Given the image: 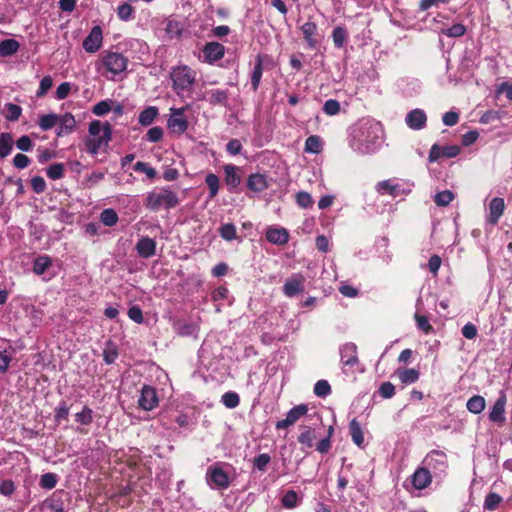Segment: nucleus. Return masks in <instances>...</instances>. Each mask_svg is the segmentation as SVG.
<instances>
[{
    "label": "nucleus",
    "mask_w": 512,
    "mask_h": 512,
    "mask_svg": "<svg viewBox=\"0 0 512 512\" xmlns=\"http://www.w3.org/2000/svg\"><path fill=\"white\" fill-rule=\"evenodd\" d=\"M163 129L159 126H155L150 128L146 133V139L149 142L157 143L163 138Z\"/></svg>",
    "instance_id": "e2e57ef3"
},
{
    "label": "nucleus",
    "mask_w": 512,
    "mask_h": 512,
    "mask_svg": "<svg viewBox=\"0 0 512 512\" xmlns=\"http://www.w3.org/2000/svg\"><path fill=\"white\" fill-rule=\"evenodd\" d=\"M266 239L272 244L285 245L289 240V233L286 228H268Z\"/></svg>",
    "instance_id": "412c9836"
},
{
    "label": "nucleus",
    "mask_w": 512,
    "mask_h": 512,
    "mask_svg": "<svg viewBox=\"0 0 512 512\" xmlns=\"http://www.w3.org/2000/svg\"><path fill=\"white\" fill-rule=\"evenodd\" d=\"M247 187L253 192H263L269 187L267 176L260 173H253L247 178Z\"/></svg>",
    "instance_id": "aec40b11"
},
{
    "label": "nucleus",
    "mask_w": 512,
    "mask_h": 512,
    "mask_svg": "<svg viewBox=\"0 0 512 512\" xmlns=\"http://www.w3.org/2000/svg\"><path fill=\"white\" fill-rule=\"evenodd\" d=\"M237 171L238 168L232 164L224 166L225 182L231 189L237 188L241 183V178Z\"/></svg>",
    "instance_id": "393cba45"
},
{
    "label": "nucleus",
    "mask_w": 512,
    "mask_h": 512,
    "mask_svg": "<svg viewBox=\"0 0 512 512\" xmlns=\"http://www.w3.org/2000/svg\"><path fill=\"white\" fill-rule=\"evenodd\" d=\"M486 403L485 399L480 395L472 396L466 404V407L469 412L473 414H479L485 409Z\"/></svg>",
    "instance_id": "c9c22d12"
},
{
    "label": "nucleus",
    "mask_w": 512,
    "mask_h": 512,
    "mask_svg": "<svg viewBox=\"0 0 512 512\" xmlns=\"http://www.w3.org/2000/svg\"><path fill=\"white\" fill-rule=\"evenodd\" d=\"M379 394L384 399H390L395 395V387L391 382H383L379 387Z\"/></svg>",
    "instance_id": "69168bd1"
},
{
    "label": "nucleus",
    "mask_w": 512,
    "mask_h": 512,
    "mask_svg": "<svg viewBox=\"0 0 512 512\" xmlns=\"http://www.w3.org/2000/svg\"><path fill=\"white\" fill-rule=\"evenodd\" d=\"M65 167L63 163H54L51 164L47 170L48 178L52 180H58L64 177Z\"/></svg>",
    "instance_id": "c03bdc74"
},
{
    "label": "nucleus",
    "mask_w": 512,
    "mask_h": 512,
    "mask_svg": "<svg viewBox=\"0 0 512 512\" xmlns=\"http://www.w3.org/2000/svg\"><path fill=\"white\" fill-rule=\"evenodd\" d=\"M433 474L423 465L418 467L411 476L412 485L417 490L427 488L432 482Z\"/></svg>",
    "instance_id": "f8f14e48"
},
{
    "label": "nucleus",
    "mask_w": 512,
    "mask_h": 512,
    "mask_svg": "<svg viewBox=\"0 0 512 512\" xmlns=\"http://www.w3.org/2000/svg\"><path fill=\"white\" fill-rule=\"evenodd\" d=\"M300 30L307 47L309 49H315L319 44L318 40L316 39V36L318 35L317 24L312 21H307L300 27Z\"/></svg>",
    "instance_id": "4468645a"
},
{
    "label": "nucleus",
    "mask_w": 512,
    "mask_h": 512,
    "mask_svg": "<svg viewBox=\"0 0 512 512\" xmlns=\"http://www.w3.org/2000/svg\"><path fill=\"white\" fill-rule=\"evenodd\" d=\"M128 317L137 324L144 321L143 312L138 305H133L128 309Z\"/></svg>",
    "instance_id": "338daca9"
},
{
    "label": "nucleus",
    "mask_w": 512,
    "mask_h": 512,
    "mask_svg": "<svg viewBox=\"0 0 512 512\" xmlns=\"http://www.w3.org/2000/svg\"><path fill=\"white\" fill-rule=\"evenodd\" d=\"M190 108V105H185L181 108H171V115L167 120V127L179 135L185 133L188 129L189 123L185 117V112Z\"/></svg>",
    "instance_id": "423d86ee"
},
{
    "label": "nucleus",
    "mask_w": 512,
    "mask_h": 512,
    "mask_svg": "<svg viewBox=\"0 0 512 512\" xmlns=\"http://www.w3.org/2000/svg\"><path fill=\"white\" fill-rule=\"evenodd\" d=\"M323 112L328 116L337 115L340 112V103L335 99L327 100L323 105Z\"/></svg>",
    "instance_id": "13d9d810"
},
{
    "label": "nucleus",
    "mask_w": 512,
    "mask_h": 512,
    "mask_svg": "<svg viewBox=\"0 0 512 512\" xmlns=\"http://www.w3.org/2000/svg\"><path fill=\"white\" fill-rule=\"evenodd\" d=\"M75 420L82 425H90L93 422V410L84 406L82 411L75 415Z\"/></svg>",
    "instance_id": "49530a36"
},
{
    "label": "nucleus",
    "mask_w": 512,
    "mask_h": 512,
    "mask_svg": "<svg viewBox=\"0 0 512 512\" xmlns=\"http://www.w3.org/2000/svg\"><path fill=\"white\" fill-rule=\"evenodd\" d=\"M100 65L113 75H118L127 69L128 58L119 52L102 51Z\"/></svg>",
    "instance_id": "20e7f679"
},
{
    "label": "nucleus",
    "mask_w": 512,
    "mask_h": 512,
    "mask_svg": "<svg viewBox=\"0 0 512 512\" xmlns=\"http://www.w3.org/2000/svg\"><path fill=\"white\" fill-rule=\"evenodd\" d=\"M136 250L140 257L150 258L156 253V241L149 237H142L136 244Z\"/></svg>",
    "instance_id": "a211bd4d"
},
{
    "label": "nucleus",
    "mask_w": 512,
    "mask_h": 512,
    "mask_svg": "<svg viewBox=\"0 0 512 512\" xmlns=\"http://www.w3.org/2000/svg\"><path fill=\"white\" fill-rule=\"evenodd\" d=\"M52 265L51 258L47 255L38 256L33 263V272L42 275Z\"/></svg>",
    "instance_id": "e433bc0d"
},
{
    "label": "nucleus",
    "mask_w": 512,
    "mask_h": 512,
    "mask_svg": "<svg viewBox=\"0 0 512 512\" xmlns=\"http://www.w3.org/2000/svg\"><path fill=\"white\" fill-rule=\"evenodd\" d=\"M454 199V194L450 190H444L441 192H438L434 197V202L438 206H447L449 205Z\"/></svg>",
    "instance_id": "09e8293b"
},
{
    "label": "nucleus",
    "mask_w": 512,
    "mask_h": 512,
    "mask_svg": "<svg viewBox=\"0 0 512 512\" xmlns=\"http://www.w3.org/2000/svg\"><path fill=\"white\" fill-rule=\"evenodd\" d=\"M209 104L226 106L229 98V91L223 89H212L207 92Z\"/></svg>",
    "instance_id": "a878e982"
},
{
    "label": "nucleus",
    "mask_w": 512,
    "mask_h": 512,
    "mask_svg": "<svg viewBox=\"0 0 512 512\" xmlns=\"http://www.w3.org/2000/svg\"><path fill=\"white\" fill-rule=\"evenodd\" d=\"M395 375L404 385L416 383L419 380L420 372L414 368H398Z\"/></svg>",
    "instance_id": "5701e85b"
},
{
    "label": "nucleus",
    "mask_w": 512,
    "mask_h": 512,
    "mask_svg": "<svg viewBox=\"0 0 512 512\" xmlns=\"http://www.w3.org/2000/svg\"><path fill=\"white\" fill-rule=\"evenodd\" d=\"M505 208L504 199L500 197L493 198L489 203V214L487 216V221L491 225H496L503 215Z\"/></svg>",
    "instance_id": "2eb2a0df"
},
{
    "label": "nucleus",
    "mask_w": 512,
    "mask_h": 512,
    "mask_svg": "<svg viewBox=\"0 0 512 512\" xmlns=\"http://www.w3.org/2000/svg\"><path fill=\"white\" fill-rule=\"evenodd\" d=\"M466 33V27L461 23L453 24L450 28L442 30V34L451 37L457 38L461 37Z\"/></svg>",
    "instance_id": "864d4df0"
},
{
    "label": "nucleus",
    "mask_w": 512,
    "mask_h": 512,
    "mask_svg": "<svg viewBox=\"0 0 512 512\" xmlns=\"http://www.w3.org/2000/svg\"><path fill=\"white\" fill-rule=\"evenodd\" d=\"M305 151L312 154H319L323 150V142L318 135H311L305 141Z\"/></svg>",
    "instance_id": "473e14b6"
},
{
    "label": "nucleus",
    "mask_w": 512,
    "mask_h": 512,
    "mask_svg": "<svg viewBox=\"0 0 512 512\" xmlns=\"http://www.w3.org/2000/svg\"><path fill=\"white\" fill-rule=\"evenodd\" d=\"M460 153V147L457 145L439 146L438 144L432 145L428 159L430 162H435L441 157L454 158Z\"/></svg>",
    "instance_id": "9b49d317"
},
{
    "label": "nucleus",
    "mask_w": 512,
    "mask_h": 512,
    "mask_svg": "<svg viewBox=\"0 0 512 512\" xmlns=\"http://www.w3.org/2000/svg\"><path fill=\"white\" fill-rule=\"evenodd\" d=\"M263 74V57L262 55H257L255 60V65L251 74V87L254 92H256L259 88L261 78Z\"/></svg>",
    "instance_id": "bb28decb"
},
{
    "label": "nucleus",
    "mask_w": 512,
    "mask_h": 512,
    "mask_svg": "<svg viewBox=\"0 0 512 512\" xmlns=\"http://www.w3.org/2000/svg\"><path fill=\"white\" fill-rule=\"evenodd\" d=\"M422 464L433 474L434 477H440L448 469L447 454L438 449L431 450L424 457Z\"/></svg>",
    "instance_id": "39448f33"
},
{
    "label": "nucleus",
    "mask_w": 512,
    "mask_h": 512,
    "mask_svg": "<svg viewBox=\"0 0 512 512\" xmlns=\"http://www.w3.org/2000/svg\"><path fill=\"white\" fill-rule=\"evenodd\" d=\"M62 495L63 491H55L43 502L44 507L52 512H65Z\"/></svg>",
    "instance_id": "b1692460"
},
{
    "label": "nucleus",
    "mask_w": 512,
    "mask_h": 512,
    "mask_svg": "<svg viewBox=\"0 0 512 512\" xmlns=\"http://www.w3.org/2000/svg\"><path fill=\"white\" fill-rule=\"evenodd\" d=\"M159 400L156 389L150 385H144L138 399V405L145 411H151L158 406Z\"/></svg>",
    "instance_id": "6e6552de"
},
{
    "label": "nucleus",
    "mask_w": 512,
    "mask_h": 512,
    "mask_svg": "<svg viewBox=\"0 0 512 512\" xmlns=\"http://www.w3.org/2000/svg\"><path fill=\"white\" fill-rule=\"evenodd\" d=\"M52 85V77L49 75L44 76L40 81V85L36 93L37 97H43L51 89Z\"/></svg>",
    "instance_id": "0e129e2a"
},
{
    "label": "nucleus",
    "mask_w": 512,
    "mask_h": 512,
    "mask_svg": "<svg viewBox=\"0 0 512 512\" xmlns=\"http://www.w3.org/2000/svg\"><path fill=\"white\" fill-rule=\"evenodd\" d=\"M205 183L209 188V198L213 199L219 192V178L214 173H209L205 177Z\"/></svg>",
    "instance_id": "a19ab883"
},
{
    "label": "nucleus",
    "mask_w": 512,
    "mask_h": 512,
    "mask_svg": "<svg viewBox=\"0 0 512 512\" xmlns=\"http://www.w3.org/2000/svg\"><path fill=\"white\" fill-rule=\"evenodd\" d=\"M14 146V140L11 133L3 132L0 134V159L6 158L11 154Z\"/></svg>",
    "instance_id": "cd10ccee"
},
{
    "label": "nucleus",
    "mask_w": 512,
    "mask_h": 512,
    "mask_svg": "<svg viewBox=\"0 0 512 512\" xmlns=\"http://www.w3.org/2000/svg\"><path fill=\"white\" fill-rule=\"evenodd\" d=\"M134 170L137 172L145 173L149 179H153L156 177V170L153 167H150L147 163L138 161L134 165Z\"/></svg>",
    "instance_id": "052dcab7"
},
{
    "label": "nucleus",
    "mask_w": 512,
    "mask_h": 512,
    "mask_svg": "<svg viewBox=\"0 0 512 512\" xmlns=\"http://www.w3.org/2000/svg\"><path fill=\"white\" fill-rule=\"evenodd\" d=\"M158 114H159V111H158L157 107L149 106V107L145 108L143 111H141V113L139 114V117H138V122L142 126H149L150 124L153 123V121L158 116Z\"/></svg>",
    "instance_id": "7c9ffc66"
},
{
    "label": "nucleus",
    "mask_w": 512,
    "mask_h": 512,
    "mask_svg": "<svg viewBox=\"0 0 512 512\" xmlns=\"http://www.w3.org/2000/svg\"><path fill=\"white\" fill-rule=\"evenodd\" d=\"M282 505L287 509H292L297 506L298 495L294 490H288L282 497Z\"/></svg>",
    "instance_id": "6e6d98bb"
},
{
    "label": "nucleus",
    "mask_w": 512,
    "mask_h": 512,
    "mask_svg": "<svg viewBox=\"0 0 512 512\" xmlns=\"http://www.w3.org/2000/svg\"><path fill=\"white\" fill-rule=\"evenodd\" d=\"M219 235L226 241H232L237 237V230L234 224L225 223L222 224L218 229Z\"/></svg>",
    "instance_id": "ea45409f"
},
{
    "label": "nucleus",
    "mask_w": 512,
    "mask_h": 512,
    "mask_svg": "<svg viewBox=\"0 0 512 512\" xmlns=\"http://www.w3.org/2000/svg\"><path fill=\"white\" fill-rule=\"evenodd\" d=\"M133 12L134 8L128 3H123L117 8V16L123 21H128L131 18Z\"/></svg>",
    "instance_id": "680f3d73"
},
{
    "label": "nucleus",
    "mask_w": 512,
    "mask_h": 512,
    "mask_svg": "<svg viewBox=\"0 0 512 512\" xmlns=\"http://www.w3.org/2000/svg\"><path fill=\"white\" fill-rule=\"evenodd\" d=\"M308 412V406L306 404H299L290 409L286 415V418L276 422V429H286L295 424L301 417L305 416Z\"/></svg>",
    "instance_id": "1a4fd4ad"
},
{
    "label": "nucleus",
    "mask_w": 512,
    "mask_h": 512,
    "mask_svg": "<svg viewBox=\"0 0 512 512\" xmlns=\"http://www.w3.org/2000/svg\"><path fill=\"white\" fill-rule=\"evenodd\" d=\"M180 203L178 195L169 186L156 188L147 193L145 207L151 211L172 209Z\"/></svg>",
    "instance_id": "f03ea898"
},
{
    "label": "nucleus",
    "mask_w": 512,
    "mask_h": 512,
    "mask_svg": "<svg viewBox=\"0 0 512 512\" xmlns=\"http://www.w3.org/2000/svg\"><path fill=\"white\" fill-rule=\"evenodd\" d=\"M20 47V44L15 39H5L0 42V56L7 57L15 54Z\"/></svg>",
    "instance_id": "f704fd0d"
},
{
    "label": "nucleus",
    "mask_w": 512,
    "mask_h": 512,
    "mask_svg": "<svg viewBox=\"0 0 512 512\" xmlns=\"http://www.w3.org/2000/svg\"><path fill=\"white\" fill-rule=\"evenodd\" d=\"M414 318L417 328L423 331L425 334H430L434 331L433 326L430 324L427 316L416 313Z\"/></svg>",
    "instance_id": "de8ad7c7"
},
{
    "label": "nucleus",
    "mask_w": 512,
    "mask_h": 512,
    "mask_svg": "<svg viewBox=\"0 0 512 512\" xmlns=\"http://www.w3.org/2000/svg\"><path fill=\"white\" fill-rule=\"evenodd\" d=\"M88 132L90 136L85 139L84 144L87 152L91 155H97L101 148L106 149L112 140V126L107 121H91Z\"/></svg>",
    "instance_id": "f257e3e1"
},
{
    "label": "nucleus",
    "mask_w": 512,
    "mask_h": 512,
    "mask_svg": "<svg viewBox=\"0 0 512 512\" xmlns=\"http://www.w3.org/2000/svg\"><path fill=\"white\" fill-rule=\"evenodd\" d=\"M296 203L299 207L307 209L313 206L314 200L306 191H300L296 194Z\"/></svg>",
    "instance_id": "3c124183"
},
{
    "label": "nucleus",
    "mask_w": 512,
    "mask_h": 512,
    "mask_svg": "<svg viewBox=\"0 0 512 512\" xmlns=\"http://www.w3.org/2000/svg\"><path fill=\"white\" fill-rule=\"evenodd\" d=\"M331 393V386L327 380H318L314 386V394L325 398Z\"/></svg>",
    "instance_id": "603ef678"
},
{
    "label": "nucleus",
    "mask_w": 512,
    "mask_h": 512,
    "mask_svg": "<svg viewBox=\"0 0 512 512\" xmlns=\"http://www.w3.org/2000/svg\"><path fill=\"white\" fill-rule=\"evenodd\" d=\"M31 187L37 194H41L46 190V182L41 176H34L31 178Z\"/></svg>",
    "instance_id": "774afa93"
},
{
    "label": "nucleus",
    "mask_w": 512,
    "mask_h": 512,
    "mask_svg": "<svg viewBox=\"0 0 512 512\" xmlns=\"http://www.w3.org/2000/svg\"><path fill=\"white\" fill-rule=\"evenodd\" d=\"M222 403L229 409L236 408L240 403L239 395L236 392H226L222 395Z\"/></svg>",
    "instance_id": "8fccbe9b"
},
{
    "label": "nucleus",
    "mask_w": 512,
    "mask_h": 512,
    "mask_svg": "<svg viewBox=\"0 0 512 512\" xmlns=\"http://www.w3.org/2000/svg\"><path fill=\"white\" fill-rule=\"evenodd\" d=\"M58 122V116L56 114H45L39 119V126L43 131L52 129Z\"/></svg>",
    "instance_id": "a18cd8bd"
},
{
    "label": "nucleus",
    "mask_w": 512,
    "mask_h": 512,
    "mask_svg": "<svg viewBox=\"0 0 512 512\" xmlns=\"http://www.w3.org/2000/svg\"><path fill=\"white\" fill-rule=\"evenodd\" d=\"M102 28L99 25L92 27L90 33L83 40V48L88 53L97 52L102 45Z\"/></svg>",
    "instance_id": "9d476101"
},
{
    "label": "nucleus",
    "mask_w": 512,
    "mask_h": 512,
    "mask_svg": "<svg viewBox=\"0 0 512 512\" xmlns=\"http://www.w3.org/2000/svg\"><path fill=\"white\" fill-rule=\"evenodd\" d=\"M225 47L219 42H208L203 48V55L208 63H214L224 57Z\"/></svg>",
    "instance_id": "ddd939ff"
},
{
    "label": "nucleus",
    "mask_w": 512,
    "mask_h": 512,
    "mask_svg": "<svg viewBox=\"0 0 512 512\" xmlns=\"http://www.w3.org/2000/svg\"><path fill=\"white\" fill-rule=\"evenodd\" d=\"M118 214L112 208L104 209L100 214V221L105 226H114L118 222Z\"/></svg>",
    "instance_id": "79ce46f5"
},
{
    "label": "nucleus",
    "mask_w": 512,
    "mask_h": 512,
    "mask_svg": "<svg viewBox=\"0 0 512 512\" xmlns=\"http://www.w3.org/2000/svg\"><path fill=\"white\" fill-rule=\"evenodd\" d=\"M349 433L351 435L352 441L358 447H361L364 443V435L360 423L355 418L352 419L349 423Z\"/></svg>",
    "instance_id": "c756f323"
},
{
    "label": "nucleus",
    "mask_w": 512,
    "mask_h": 512,
    "mask_svg": "<svg viewBox=\"0 0 512 512\" xmlns=\"http://www.w3.org/2000/svg\"><path fill=\"white\" fill-rule=\"evenodd\" d=\"M59 128L57 130L58 136L70 134L76 127V121L71 113H65L63 116L58 117Z\"/></svg>",
    "instance_id": "4be33fe9"
},
{
    "label": "nucleus",
    "mask_w": 512,
    "mask_h": 512,
    "mask_svg": "<svg viewBox=\"0 0 512 512\" xmlns=\"http://www.w3.org/2000/svg\"><path fill=\"white\" fill-rule=\"evenodd\" d=\"M69 415V407L65 401H61L54 409V418L57 422L67 420Z\"/></svg>",
    "instance_id": "4d7b16f0"
},
{
    "label": "nucleus",
    "mask_w": 512,
    "mask_h": 512,
    "mask_svg": "<svg viewBox=\"0 0 512 512\" xmlns=\"http://www.w3.org/2000/svg\"><path fill=\"white\" fill-rule=\"evenodd\" d=\"M305 278L302 275L288 279L284 286L283 292L287 297H293L304 290Z\"/></svg>",
    "instance_id": "6ab92c4d"
},
{
    "label": "nucleus",
    "mask_w": 512,
    "mask_h": 512,
    "mask_svg": "<svg viewBox=\"0 0 512 512\" xmlns=\"http://www.w3.org/2000/svg\"><path fill=\"white\" fill-rule=\"evenodd\" d=\"M4 117L9 121H17L22 114V108L14 103H6L3 110Z\"/></svg>",
    "instance_id": "58836bf2"
},
{
    "label": "nucleus",
    "mask_w": 512,
    "mask_h": 512,
    "mask_svg": "<svg viewBox=\"0 0 512 512\" xmlns=\"http://www.w3.org/2000/svg\"><path fill=\"white\" fill-rule=\"evenodd\" d=\"M172 87L178 96L190 93L196 83V72L187 65L174 67L170 73Z\"/></svg>",
    "instance_id": "7ed1b4c3"
},
{
    "label": "nucleus",
    "mask_w": 512,
    "mask_h": 512,
    "mask_svg": "<svg viewBox=\"0 0 512 512\" xmlns=\"http://www.w3.org/2000/svg\"><path fill=\"white\" fill-rule=\"evenodd\" d=\"M206 481L210 486L218 489H227L231 483L228 474L218 464L208 467Z\"/></svg>",
    "instance_id": "0eeeda50"
},
{
    "label": "nucleus",
    "mask_w": 512,
    "mask_h": 512,
    "mask_svg": "<svg viewBox=\"0 0 512 512\" xmlns=\"http://www.w3.org/2000/svg\"><path fill=\"white\" fill-rule=\"evenodd\" d=\"M301 429L302 432L297 437L298 442L307 448H312L316 438L315 431L310 426H301Z\"/></svg>",
    "instance_id": "2f4dec72"
},
{
    "label": "nucleus",
    "mask_w": 512,
    "mask_h": 512,
    "mask_svg": "<svg viewBox=\"0 0 512 512\" xmlns=\"http://www.w3.org/2000/svg\"><path fill=\"white\" fill-rule=\"evenodd\" d=\"M118 355L119 353L117 345L112 340L107 341L103 350L104 362L108 365L113 364L118 358Z\"/></svg>",
    "instance_id": "72a5a7b5"
},
{
    "label": "nucleus",
    "mask_w": 512,
    "mask_h": 512,
    "mask_svg": "<svg viewBox=\"0 0 512 512\" xmlns=\"http://www.w3.org/2000/svg\"><path fill=\"white\" fill-rule=\"evenodd\" d=\"M502 501L503 499L499 494L495 492H489L485 496L483 508L488 511H495Z\"/></svg>",
    "instance_id": "4c0bfd02"
},
{
    "label": "nucleus",
    "mask_w": 512,
    "mask_h": 512,
    "mask_svg": "<svg viewBox=\"0 0 512 512\" xmlns=\"http://www.w3.org/2000/svg\"><path fill=\"white\" fill-rule=\"evenodd\" d=\"M332 39L336 48H342L346 39L347 31L344 27L337 26L332 31Z\"/></svg>",
    "instance_id": "37998d69"
},
{
    "label": "nucleus",
    "mask_w": 512,
    "mask_h": 512,
    "mask_svg": "<svg viewBox=\"0 0 512 512\" xmlns=\"http://www.w3.org/2000/svg\"><path fill=\"white\" fill-rule=\"evenodd\" d=\"M427 121V117L425 112L422 109H413L411 110L405 119L407 126L413 130L422 129Z\"/></svg>",
    "instance_id": "dca6fc26"
},
{
    "label": "nucleus",
    "mask_w": 512,
    "mask_h": 512,
    "mask_svg": "<svg viewBox=\"0 0 512 512\" xmlns=\"http://www.w3.org/2000/svg\"><path fill=\"white\" fill-rule=\"evenodd\" d=\"M341 361L346 366H354L358 362L356 355V346L353 344L345 345L341 350Z\"/></svg>",
    "instance_id": "c85d7f7f"
},
{
    "label": "nucleus",
    "mask_w": 512,
    "mask_h": 512,
    "mask_svg": "<svg viewBox=\"0 0 512 512\" xmlns=\"http://www.w3.org/2000/svg\"><path fill=\"white\" fill-rule=\"evenodd\" d=\"M58 477L55 473H45L40 478V486L44 489H53L57 485Z\"/></svg>",
    "instance_id": "5fc2aeb1"
},
{
    "label": "nucleus",
    "mask_w": 512,
    "mask_h": 512,
    "mask_svg": "<svg viewBox=\"0 0 512 512\" xmlns=\"http://www.w3.org/2000/svg\"><path fill=\"white\" fill-rule=\"evenodd\" d=\"M506 400V395L502 392L489 413L490 421L494 423H503L505 421Z\"/></svg>",
    "instance_id": "f3484780"
},
{
    "label": "nucleus",
    "mask_w": 512,
    "mask_h": 512,
    "mask_svg": "<svg viewBox=\"0 0 512 512\" xmlns=\"http://www.w3.org/2000/svg\"><path fill=\"white\" fill-rule=\"evenodd\" d=\"M271 461V457L267 453L259 454L256 456L253 460L254 468L258 469L259 471L264 472L267 468V465Z\"/></svg>",
    "instance_id": "bf43d9fd"
}]
</instances>
